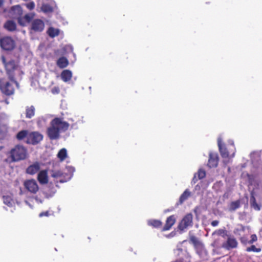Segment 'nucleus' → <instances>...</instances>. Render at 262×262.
Instances as JSON below:
<instances>
[{
  "label": "nucleus",
  "mask_w": 262,
  "mask_h": 262,
  "mask_svg": "<svg viewBox=\"0 0 262 262\" xmlns=\"http://www.w3.org/2000/svg\"><path fill=\"white\" fill-rule=\"evenodd\" d=\"M69 64L68 60L64 57L59 58L57 61V65L61 69L64 68Z\"/></svg>",
  "instance_id": "4be33fe9"
},
{
  "label": "nucleus",
  "mask_w": 262,
  "mask_h": 262,
  "mask_svg": "<svg viewBox=\"0 0 262 262\" xmlns=\"http://www.w3.org/2000/svg\"><path fill=\"white\" fill-rule=\"evenodd\" d=\"M257 241V236L255 234H252L251 236V239L249 242V243L251 244Z\"/></svg>",
  "instance_id": "58836bf2"
},
{
  "label": "nucleus",
  "mask_w": 262,
  "mask_h": 262,
  "mask_svg": "<svg viewBox=\"0 0 262 262\" xmlns=\"http://www.w3.org/2000/svg\"><path fill=\"white\" fill-rule=\"evenodd\" d=\"M36 201L37 202V203H41L42 202V201L40 199H39L38 198H35Z\"/></svg>",
  "instance_id": "a18cd8bd"
},
{
  "label": "nucleus",
  "mask_w": 262,
  "mask_h": 262,
  "mask_svg": "<svg viewBox=\"0 0 262 262\" xmlns=\"http://www.w3.org/2000/svg\"><path fill=\"white\" fill-rule=\"evenodd\" d=\"M260 248H257L254 245L251 246L250 247H249L247 249V251L248 252L250 251H253L256 252H259L260 251Z\"/></svg>",
  "instance_id": "c9c22d12"
},
{
  "label": "nucleus",
  "mask_w": 262,
  "mask_h": 262,
  "mask_svg": "<svg viewBox=\"0 0 262 262\" xmlns=\"http://www.w3.org/2000/svg\"><path fill=\"white\" fill-rule=\"evenodd\" d=\"M34 14L33 13H29L26 14L22 19V23H25V25L26 23H29L33 18Z\"/></svg>",
  "instance_id": "72a5a7b5"
},
{
  "label": "nucleus",
  "mask_w": 262,
  "mask_h": 262,
  "mask_svg": "<svg viewBox=\"0 0 262 262\" xmlns=\"http://www.w3.org/2000/svg\"><path fill=\"white\" fill-rule=\"evenodd\" d=\"M2 59L8 73L9 74L11 71L15 69L16 64L13 60H10L8 62H6V59L4 56L2 57Z\"/></svg>",
  "instance_id": "f3484780"
},
{
  "label": "nucleus",
  "mask_w": 262,
  "mask_h": 262,
  "mask_svg": "<svg viewBox=\"0 0 262 262\" xmlns=\"http://www.w3.org/2000/svg\"><path fill=\"white\" fill-rule=\"evenodd\" d=\"M3 1L0 0V7L2 6V5H3Z\"/></svg>",
  "instance_id": "49530a36"
},
{
  "label": "nucleus",
  "mask_w": 262,
  "mask_h": 262,
  "mask_svg": "<svg viewBox=\"0 0 262 262\" xmlns=\"http://www.w3.org/2000/svg\"><path fill=\"white\" fill-rule=\"evenodd\" d=\"M43 136L41 134L33 132L29 134L27 136V142L29 144H35L42 140Z\"/></svg>",
  "instance_id": "1a4fd4ad"
},
{
  "label": "nucleus",
  "mask_w": 262,
  "mask_h": 262,
  "mask_svg": "<svg viewBox=\"0 0 262 262\" xmlns=\"http://www.w3.org/2000/svg\"><path fill=\"white\" fill-rule=\"evenodd\" d=\"M52 117L51 115H47L37 119V123L39 127L45 126L48 123V120Z\"/></svg>",
  "instance_id": "412c9836"
},
{
  "label": "nucleus",
  "mask_w": 262,
  "mask_h": 262,
  "mask_svg": "<svg viewBox=\"0 0 262 262\" xmlns=\"http://www.w3.org/2000/svg\"><path fill=\"white\" fill-rule=\"evenodd\" d=\"M4 27L9 31H13L16 29V24L12 20L7 21L4 25Z\"/></svg>",
  "instance_id": "5701e85b"
},
{
  "label": "nucleus",
  "mask_w": 262,
  "mask_h": 262,
  "mask_svg": "<svg viewBox=\"0 0 262 262\" xmlns=\"http://www.w3.org/2000/svg\"><path fill=\"white\" fill-rule=\"evenodd\" d=\"M13 82L15 83L16 85H17V83L16 81L13 80Z\"/></svg>",
  "instance_id": "603ef678"
},
{
  "label": "nucleus",
  "mask_w": 262,
  "mask_h": 262,
  "mask_svg": "<svg viewBox=\"0 0 262 262\" xmlns=\"http://www.w3.org/2000/svg\"><path fill=\"white\" fill-rule=\"evenodd\" d=\"M190 195V192L188 189H186L185 191L180 196L179 202L180 204L183 203Z\"/></svg>",
  "instance_id": "cd10ccee"
},
{
  "label": "nucleus",
  "mask_w": 262,
  "mask_h": 262,
  "mask_svg": "<svg viewBox=\"0 0 262 262\" xmlns=\"http://www.w3.org/2000/svg\"><path fill=\"white\" fill-rule=\"evenodd\" d=\"M218 164L217 154L210 152L208 165L210 167H216Z\"/></svg>",
  "instance_id": "dca6fc26"
},
{
  "label": "nucleus",
  "mask_w": 262,
  "mask_h": 262,
  "mask_svg": "<svg viewBox=\"0 0 262 262\" xmlns=\"http://www.w3.org/2000/svg\"><path fill=\"white\" fill-rule=\"evenodd\" d=\"M196 251H197V252L199 254H202L204 253L205 252V250L204 249V247H203V250H201V249L200 248H196Z\"/></svg>",
  "instance_id": "a19ab883"
},
{
  "label": "nucleus",
  "mask_w": 262,
  "mask_h": 262,
  "mask_svg": "<svg viewBox=\"0 0 262 262\" xmlns=\"http://www.w3.org/2000/svg\"><path fill=\"white\" fill-rule=\"evenodd\" d=\"M65 49L67 50H70L71 51H73V47L71 45H67L66 47H65Z\"/></svg>",
  "instance_id": "c03bdc74"
},
{
  "label": "nucleus",
  "mask_w": 262,
  "mask_h": 262,
  "mask_svg": "<svg viewBox=\"0 0 262 262\" xmlns=\"http://www.w3.org/2000/svg\"><path fill=\"white\" fill-rule=\"evenodd\" d=\"M219 222L218 221H216V220L213 221L211 222V225L213 227L217 226L219 224Z\"/></svg>",
  "instance_id": "37998d69"
},
{
  "label": "nucleus",
  "mask_w": 262,
  "mask_h": 262,
  "mask_svg": "<svg viewBox=\"0 0 262 262\" xmlns=\"http://www.w3.org/2000/svg\"><path fill=\"white\" fill-rule=\"evenodd\" d=\"M41 163L35 162L30 165L26 169V172L28 174L33 175L38 172L40 169Z\"/></svg>",
  "instance_id": "4468645a"
},
{
  "label": "nucleus",
  "mask_w": 262,
  "mask_h": 262,
  "mask_svg": "<svg viewBox=\"0 0 262 262\" xmlns=\"http://www.w3.org/2000/svg\"><path fill=\"white\" fill-rule=\"evenodd\" d=\"M59 92V89L57 87H54L52 89V93L53 94H58Z\"/></svg>",
  "instance_id": "ea45409f"
},
{
  "label": "nucleus",
  "mask_w": 262,
  "mask_h": 262,
  "mask_svg": "<svg viewBox=\"0 0 262 262\" xmlns=\"http://www.w3.org/2000/svg\"><path fill=\"white\" fill-rule=\"evenodd\" d=\"M10 155L12 161H18L26 158L27 151L24 146L16 145L10 150Z\"/></svg>",
  "instance_id": "20e7f679"
},
{
  "label": "nucleus",
  "mask_w": 262,
  "mask_h": 262,
  "mask_svg": "<svg viewBox=\"0 0 262 262\" xmlns=\"http://www.w3.org/2000/svg\"><path fill=\"white\" fill-rule=\"evenodd\" d=\"M48 215H49V212L48 211H46V212H41L39 215V216L40 217H42V216H48Z\"/></svg>",
  "instance_id": "79ce46f5"
},
{
  "label": "nucleus",
  "mask_w": 262,
  "mask_h": 262,
  "mask_svg": "<svg viewBox=\"0 0 262 262\" xmlns=\"http://www.w3.org/2000/svg\"><path fill=\"white\" fill-rule=\"evenodd\" d=\"M60 76L64 82H67L71 79L72 72L69 70H64L61 72Z\"/></svg>",
  "instance_id": "aec40b11"
},
{
  "label": "nucleus",
  "mask_w": 262,
  "mask_h": 262,
  "mask_svg": "<svg viewBox=\"0 0 262 262\" xmlns=\"http://www.w3.org/2000/svg\"><path fill=\"white\" fill-rule=\"evenodd\" d=\"M212 235L213 238V242L211 244V246L216 249H224V245L227 236L226 231L223 229H219L213 232Z\"/></svg>",
  "instance_id": "7ed1b4c3"
},
{
  "label": "nucleus",
  "mask_w": 262,
  "mask_h": 262,
  "mask_svg": "<svg viewBox=\"0 0 262 262\" xmlns=\"http://www.w3.org/2000/svg\"><path fill=\"white\" fill-rule=\"evenodd\" d=\"M148 224L154 227H159L161 225L162 223L159 220H149L148 221Z\"/></svg>",
  "instance_id": "f704fd0d"
},
{
  "label": "nucleus",
  "mask_w": 262,
  "mask_h": 262,
  "mask_svg": "<svg viewBox=\"0 0 262 262\" xmlns=\"http://www.w3.org/2000/svg\"><path fill=\"white\" fill-rule=\"evenodd\" d=\"M23 14V10L19 5L12 7L9 11V16L14 19H17L20 25L25 26V23H22L20 16Z\"/></svg>",
  "instance_id": "423d86ee"
},
{
  "label": "nucleus",
  "mask_w": 262,
  "mask_h": 262,
  "mask_svg": "<svg viewBox=\"0 0 262 262\" xmlns=\"http://www.w3.org/2000/svg\"><path fill=\"white\" fill-rule=\"evenodd\" d=\"M45 27L43 21L39 19L34 20L31 24V30L34 32H41Z\"/></svg>",
  "instance_id": "ddd939ff"
},
{
  "label": "nucleus",
  "mask_w": 262,
  "mask_h": 262,
  "mask_svg": "<svg viewBox=\"0 0 262 262\" xmlns=\"http://www.w3.org/2000/svg\"><path fill=\"white\" fill-rule=\"evenodd\" d=\"M29 135L27 130H21L17 134V138L19 140H23L25 138L27 139V136Z\"/></svg>",
  "instance_id": "473e14b6"
},
{
  "label": "nucleus",
  "mask_w": 262,
  "mask_h": 262,
  "mask_svg": "<svg viewBox=\"0 0 262 262\" xmlns=\"http://www.w3.org/2000/svg\"><path fill=\"white\" fill-rule=\"evenodd\" d=\"M247 177L249 182V188L251 191L250 199V205L255 210L259 211L260 210V205L256 203L255 196L260 188V182L253 180L252 176L248 174H247Z\"/></svg>",
  "instance_id": "f03ea898"
},
{
  "label": "nucleus",
  "mask_w": 262,
  "mask_h": 262,
  "mask_svg": "<svg viewBox=\"0 0 262 262\" xmlns=\"http://www.w3.org/2000/svg\"><path fill=\"white\" fill-rule=\"evenodd\" d=\"M58 158L60 161H63L67 157V151L66 148H62L57 154Z\"/></svg>",
  "instance_id": "2f4dec72"
},
{
  "label": "nucleus",
  "mask_w": 262,
  "mask_h": 262,
  "mask_svg": "<svg viewBox=\"0 0 262 262\" xmlns=\"http://www.w3.org/2000/svg\"><path fill=\"white\" fill-rule=\"evenodd\" d=\"M240 207V201L237 200L231 202L229 205V210L231 211H234Z\"/></svg>",
  "instance_id": "7c9ffc66"
},
{
  "label": "nucleus",
  "mask_w": 262,
  "mask_h": 262,
  "mask_svg": "<svg viewBox=\"0 0 262 262\" xmlns=\"http://www.w3.org/2000/svg\"><path fill=\"white\" fill-rule=\"evenodd\" d=\"M195 176H194V178H193V180H192V181L194 182V183L195 182Z\"/></svg>",
  "instance_id": "09e8293b"
},
{
  "label": "nucleus",
  "mask_w": 262,
  "mask_h": 262,
  "mask_svg": "<svg viewBox=\"0 0 262 262\" xmlns=\"http://www.w3.org/2000/svg\"><path fill=\"white\" fill-rule=\"evenodd\" d=\"M198 177L199 179H201L204 178L206 176V172L205 170L202 169H200L198 173Z\"/></svg>",
  "instance_id": "e433bc0d"
},
{
  "label": "nucleus",
  "mask_w": 262,
  "mask_h": 262,
  "mask_svg": "<svg viewBox=\"0 0 262 262\" xmlns=\"http://www.w3.org/2000/svg\"><path fill=\"white\" fill-rule=\"evenodd\" d=\"M25 188L30 192L35 193L38 190V186L34 180H29L24 182Z\"/></svg>",
  "instance_id": "9b49d317"
},
{
  "label": "nucleus",
  "mask_w": 262,
  "mask_h": 262,
  "mask_svg": "<svg viewBox=\"0 0 262 262\" xmlns=\"http://www.w3.org/2000/svg\"><path fill=\"white\" fill-rule=\"evenodd\" d=\"M51 177L54 178L55 180L60 183L65 182L66 181L63 180V173L60 170H52Z\"/></svg>",
  "instance_id": "a211bd4d"
},
{
  "label": "nucleus",
  "mask_w": 262,
  "mask_h": 262,
  "mask_svg": "<svg viewBox=\"0 0 262 262\" xmlns=\"http://www.w3.org/2000/svg\"><path fill=\"white\" fill-rule=\"evenodd\" d=\"M176 222V218L174 215L169 216L166 221V224L163 228V231L169 230Z\"/></svg>",
  "instance_id": "6ab92c4d"
},
{
  "label": "nucleus",
  "mask_w": 262,
  "mask_h": 262,
  "mask_svg": "<svg viewBox=\"0 0 262 262\" xmlns=\"http://www.w3.org/2000/svg\"><path fill=\"white\" fill-rule=\"evenodd\" d=\"M41 10L45 13L52 12L54 10V6L49 4H43L41 7Z\"/></svg>",
  "instance_id": "c756f323"
},
{
  "label": "nucleus",
  "mask_w": 262,
  "mask_h": 262,
  "mask_svg": "<svg viewBox=\"0 0 262 262\" xmlns=\"http://www.w3.org/2000/svg\"><path fill=\"white\" fill-rule=\"evenodd\" d=\"M71 127H72V128H75V124H72L71 125Z\"/></svg>",
  "instance_id": "de8ad7c7"
},
{
  "label": "nucleus",
  "mask_w": 262,
  "mask_h": 262,
  "mask_svg": "<svg viewBox=\"0 0 262 262\" xmlns=\"http://www.w3.org/2000/svg\"><path fill=\"white\" fill-rule=\"evenodd\" d=\"M218 146L219 148L220 151L222 156L223 158H233L235 155V148L234 147L233 141L231 140L229 141V143L231 145L233 148V152L231 154H230L228 151H227L226 148L225 147L224 145L222 143V139L220 137L218 138L217 140Z\"/></svg>",
  "instance_id": "39448f33"
},
{
  "label": "nucleus",
  "mask_w": 262,
  "mask_h": 262,
  "mask_svg": "<svg viewBox=\"0 0 262 262\" xmlns=\"http://www.w3.org/2000/svg\"><path fill=\"white\" fill-rule=\"evenodd\" d=\"M25 203H26V204L28 205L29 206H30L31 207V205L28 203V202L27 201H25Z\"/></svg>",
  "instance_id": "3c124183"
},
{
  "label": "nucleus",
  "mask_w": 262,
  "mask_h": 262,
  "mask_svg": "<svg viewBox=\"0 0 262 262\" xmlns=\"http://www.w3.org/2000/svg\"><path fill=\"white\" fill-rule=\"evenodd\" d=\"M37 180L41 184H46L48 182V171L47 170H42L39 172Z\"/></svg>",
  "instance_id": "2eb2a0df"
},
{
  "label": "nucleus",
  "mask_w": 262,
  "mask_h": 262,
  "mask_svg": "<svg viewBox=\"0 0 262 262\" xmlns=\"http://www.w3.org/2000/svg\"><path fill=\"white\" fill-rule=\"evenodd\" d=\"M3 202L5 204L7 205L9 207H12L14 204L11 196L9 195L3 196Z\"/></svg>",
  "instance_id": "a878e982"
},
{
  "label": "nucleus",
  "mask_w": 262,
  "mask_h": 262,
  "mask_svg": "<svg viewBox=\"0 0 262 262\" xmlns=\"http://www.w3.org/2000/svg\"><path fill=\"white\" fill-rule=\"evenodd\" d=\"M35 114V108L33 106L30 107H27L26 108V116L28 118H31L34 116Z\"/></svg>",
  "instance_id": "c85d7f7f"
},
{
  "label": "nucleus",
  "mask_w": 262,
  "mask_h": 262,
  "mask_svg": "<svg viewBox=\"0 0 262 262\" xmlns=\"http://www.w3.org/2000/svg\"><path fill=\"white\" fill-rule=\"evenodd\" d=\"M193 215L191 213L187 214L182 220L179 225V228L181 230L190 227L192 225Z\"/></svg>",
  "instance_id": "0eeeda50"
},
{
  "label": "nucleus",
  "mask_w": 262,
  "mask_h": 262,
  "mask_svg": "<svg viewBox=\"0 0 262 262\" xmlns=\"http://www.w3.org/2000/svg\"><path fill=\"white\" fill-rule=\"evenodd\" d=\"M47 33L51 37L53 38L59 35V30L53 27H50L47 31Z\"/></svg>",
  "instance_id": "393cba45"
},
{
  "label": "nucleus",
  "mask_w": 262,
  "mask_h": 262,
  "mask_svg": "<svg viewBox=\"0 0 262 262\" xmlns=\"http://www.w3.org/2000/svg\"><path fill=\"white\" fill-rule=\"evenodd\" d=\"M69 123L61 118L56 117L50 122V126L47 129V135L51 140H56L59 138L60 134L67 130Z\"/></svg>",
  "instance_id": "f257e3e1"
},
{
  "label": "nucleus",
  "mask_w": 262,
  "mask_h": 262,
  "mask_svg": "<svg viewBox=\"0 0 262 262\" xmlns=\"http://www.w3.org/2000/svg\"><path fill=\"white\" fill-rule=\"evenodd\" d=\"M0 89L2 92L7 95H10L14 93V87L9 82L1 83Z\"/></svg>",
  "instance_id": "f8f14e48"
},
{
  "label": "nucleus",
  "mask_w": 262,
  "mask_h": 262,
  "mask_svg": "<svg viewBox=\"0 0 262 262\" xmlns=\"http://www.w3.org/2000/svg\"><path fill=\"white\" fill-rule=\"evenodd\" d=\"M190 241L193 243L196 248H200L201 250H203V245L199 241L198 238L195 236L190 237Z\"/></svg>",
  "instance_id": "bb28decb"
},
{
  "label": "nucleus",
  "mask_w": 262,
  "mask_h": 262,
  "mask_svg": "<svg viewBox=\"0 0 262 262\" xmlns=\"http://www.w3.org/2000/svg\"><path fill=\"white\" fill-rule=\"evenodd\" d=\"M69 120L70 121H71V122H73V121H74V120H73V118H69Z\"/></svg>",
  "instance_id": "8fccbe9b"
},
{
  "label": "nucleus",
  "mask_w": 262,
  "mask_h": 262,
  "mask_svg": "<svg viewBox=\"0 0 262 262\" xmlns=\"http://www.w3.org/2000/svg\"><path fill=\"white\" fill-rule=\"evenodd\" d=\"M237 244L238 243L234 237L227 234L224 245V249L229 250L235 248L237 247Z\"/></svg>",
  "instance_id": "9d476101"
},
{
  "label": "nucleus",
  "mask_w": 262,
  "mask_h": 262,
  "mask_svg": "<svg viewBox=\"0 0 262 262\" xmlns=\"http://www.w3.org/2000/svg\"><path fill=\"white\" fill-rule=\"evenodd\" d=\"M260 151H253L250 154L251 162L253 164L257 162L260 159Z\"/></svg>",
  "instance_id": "b1692460"
},
{
  "label": "nucleus",
  "mask_w": 262,
  "mask_h": 262,
  "mask_svg": "<svg viewBox=\"0 0 262 262\" xmlns=\"http://www.w3.org/2000/svg\"><path fill=\"white\" fill-rule=\"evenodd\" d=\"M1 47L5 50H11L14 47V41L10 37H5L0 39Z\"/></svg>",
  "instance_id": "6e6552de"
},
{
  "label": "nucleus",
  "mask_w": 262,
  "mask_h": 262,
  "mask_svg": "<svg viewBox=\"0 0 262 262\" xmlns=\"http://www.w3.org/2000/svg\"><path fill=\"white\" fill-rule=\"evenodd\" d=\"M25 5H26V7L29 10H30L33 9L35 7V4L33 2H31L28 4H26Z\"/></svg>",
  "instance_id": "4c0bfd02"
}]
</instances>
